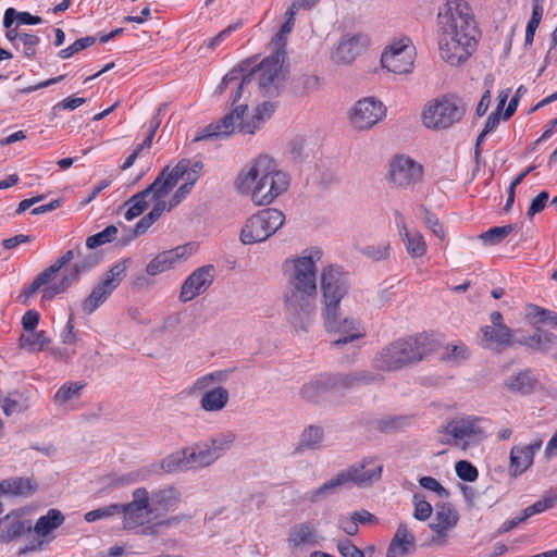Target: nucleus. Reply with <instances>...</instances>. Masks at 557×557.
Wrapping results in <instances>:
<instances>
[{
  "label": "nucleus",
  "mask_w": 557,
  "mask_h": 557,
  "mask_svg": "<svg viewBox=\"0 0 557 557\" xmlns=\"http://www.w3.org/2000/svg\"><path fill=\"white\" fill-rule=\"evenodd\" d=\"M321 257V250L307 248L282 263L285 315L296 331L306 332L311 323L317 299V262Z\"/></svg>",
  "instance_id": "1"
},
{
  "label": "nucleus",
  "mask_w": 557,
  "mask_h": 557,
  "mask_svg": "<svg viewBox=\"0 0 557 557\" xmlns=\"http://www.w3.org/2000/svg\"><path fill=\"white\" fill-rule=\"evenodd\" d=\"M481 32L468 3L450 0L437 14L440 55L447 64L458 66L476 50Z\"/></svg>",
  "instance_id": "2"
},
{
  "label": "nucleus",
  "mask_w": 557,
  "mask_h": 557,
  "mask_svg": "<svg viewBox=\"0 0 557 557\" xmlns=\"http://www.w3.org/2000/svg\"><path fill=\"white\" fill-rule=\"evenodd\" d=\"M236 189L250 195L256 206L271 205L289 186V176L276 169L272 159L261 156L248 170H243L235 182Z\"/></svg>",
  "instance_id": "3"
},
{
  "label": "nucleus",
  "mask_w": 557,
  "mask_h": 557,
  "mask_svg": "<svg viewBox=\"0 0 557 557\" xmlns=\"http://www.w3.org/2000/svg\"><path fill=\"white\" fill-rule=\"evenodd\" d=\"M285 58L286 51L280 47L271 55L263 59L257 69L244 75L233 95V104L239 101L244 87L250 84L252 79H258L259 88L264 95H278L286 81V72L283 67Z\"/></svg>",
  "instance_id": "4"
},
{
  "label": "nucleus",
  "mask_w": 557,
  "mask_h": 557,
  "mask_svg": "<svg viewBox=\"0 0 557 557\" xmlns=\"http://www.w3.org/2000/svg\"><path fill=\"white\" fill-rule=\"evenodd\" d=\"M466 113L465 106L454 97H441L429 101L422 111L423 125L430 129H447L458 123Z\"/></svg>",
  "instance_id": "5"
},
{
  "label": "nucleus",
  "mask_w": 557,
  "mask_h": 557,
  "mask_svg": "<svg viewBox=\"0 0 557 557\" xmlns=\"http://www.w3.org/2000/svg\"><path fill=\"white\" fill-rule=\"evenodd\" d=\"M284 221V213L277 209L260 210L245 222L240 232V242L244 245L264 242L282 227Z\"/></svg>",
  "instance_id": "6"
},
{
  "label": "nucleus",
  "mask_w": 557,
  "mask_h": 557,
  "mask_svg": "<svg viewBox=\"0 0 557 557\" xmlns=\"http://www.w3.org/2000/svg\"><path fill=\"white\" fill-rule=\"evenodd\" d=\"M349 287L347 275L342 272L341 268L334 265L324 268L321 273L323 312H327L332 317L334 310L339 309V304Z\"/></svg>",
  "instance_id": "7"
},
{
  "label": "nucleus",
  "mask_w": 557,
  "mask_h": 557,
  "mask_svg": "<svg viewBox=\"0 0 557 557\" xmlns=\"http://www.w3.org/2000/svg\"><path fill=\"white\" fill-rule=\"evenodd\" d=\"M78 260L67 269L59 282L49 284L42 289V300H51L57 295L64 293L79 276L89 271L99 262V258L94 253L82 255L79 248L76 249Z\"/></svg>",
  "instance_id": "8"
},
{
  "label": "nucleus",
  "mask_w": 557,
  "mask_h": 557,
  "mask_svg": "<svg viewBox=\"0 0 557 557\" xmlns=\"http://www.w3.org/2000/svg\"><path fill=\"white\" fill-rule=\"evenodd\" d=\"M232 104V111L221 117L215 123H211L206 126L198 135L194 138V141H200L211 138H226L231 136L235 131L239 132V123L245 121V116L248 112L247 103H238V101Z\"/></svg>",
  "instance_id": "9"
},
{
  "label": "nucleus",
  "mask_w": 557,
  "mask_h": 557,
  "mask_svg": "<svg viewBox=\"0 0 557 557\" xmlns=\"http://www.w3.org/2000/svg\"><path fill=\"white\" fill-rule=\"evenodd\" d=\"M397 352L405 367L413 366L431 355L436 347L432 336L421 333L395 341Z\"/></svg>",
  "instance_id": "10"
},
{
  "label": "nucleus",
  "mask_w": 557,
  "mask_h": 557,
  "mask_svg": "<svg viewBox=\"0 0 557 557\" xmlns=\"http://www.w3.org/2000/svg\"><path fill=\"white\" fill-rule=\"evenodd\" d=\"M123 513L124 530H134L152 520L148 502V490L146 487H137L132 493V502L120 505Z\"/></svg>",
  "instance_id": "11"
},
{
  "label": "nucleus",
  "mask_w": 557,
  "mask_h": 557,
  "mask_svg": "<svg viewBox=\"0 0 557 557\" xmlns=\"http://www.w3.org/2000/svg\"><path fill=\"white\" fill-rule=\"evenodd\" d=\"M323 317L326 330L341 335L332 342L334 346L339 347L364 336L360 321L351 317L342 318L339 309H335L332 317L323 312Z\"/></svg>",
  "instance_id": "12"
},
{
  "label": "nucleus",
  "mask_w": 557,
  "mask_h": 557,
  "mask_svg": "<svg viewBox=\"0 0 557 557\" xmlns=\"http://www.w3.org/2000/svg\"><path fill=\"white\" fill-rule=\"evenodd\" d=\"M384 104L373 97L363 98L355 103L350 111V123L356 129L373 127L385 116Z\"/></svg>",
  "instance_id": "13"
},
{
  "label": "nucleus",
  "mask_w": 557,
  "mask_h": 557,
  "mask_svg": "<svg viewBox=\"0 0 557 557\" xmlns=\"http://www.w3.org/2000/svg\"><path fill=\"white\" fill-rule=\"evenodd\" d=\"M214 276L215 269L212 264L197 268L183 282L178 295L180 301L186 304L206 293L213 284Z\"/></svg>",
  "instance_id": "14"
},
{
  "label": "nucleus",
  "mask_w": 557,
  "mask_h": 557,
  "mask_svg": "<svg viewBox=\"0 0 557 557\" xmlns=\"http://www.w3.org/2000/svg\"><path fill=\"white\" fill-rule=\"evenodd\" d=\"M444 432L453 437V441H447L448 444H454L463 450L469 447L471 441L480 440L482 435L478 419L471 417L449 421Z\"/></svg>",
  "instance_id": "15"
},
{
  "label": "nucleus",
  "mask_w": 557,
  "mask_h": 557,
  "mask_svg": "<svg viewBox=\"0 0 557 557\" xmlns=\"http://www.w3.org/2000/svg\"><path fill=\"white\" fill-rule=\"evenodd\" d=\"M182 494L173 485H166L148 492L150 512L154 520L165 517L174 511L181 503Z\"/></svg>",
  "instance_id": "16"
},
{
  "label": "nucleus",
  "mask_w": 557,
  "mask_h": 557,
  "mask_svg": "<svg viewBox=\"0 0 557 557\" xmlns=\"http://www.w3.org/2000/svg\"><path fill=\"white\" fill-rule=\"evenodd\" d=\"M384 69L395 74H408L413 67V49L408 44H396L385 50L381 57Z\"/></svg>",
  "instance_id": "17"
},
{
  "label": "nucleus",
  "mask_w": 557,
  "mask_h": 557,
  "mask_svg": "<svg viewBox=\"0 0 557 557\" xmlns=\"http://www.w3.org/2000/svg\"><path fill=\"white\" fill-rule=\"evenodd\" d=\"M389 168V177L399 187H406L419 182L423 173L422 165L406 156L394 158Z\"/></svg>",
  "instance_id": "18"
},
{
  "label": "nucleus",
  "mask_w": 557,
  "mask_h": 557,
  "mask_svg": "<svg viewBox=\"0 0 557 557\" xmlns=\"http://www.w3.org/2000/svg\"><path fill=\"white\" fill-rule=\"evenodd\" d=\"M370 44L366 34L345 35L332 52V59L338 64H350Z\"/></svg>",
  "instance_id": "19"
},
{
  "label": "nucleus",
  "mask_w": 557,
  "mask_h": 557,
  "mask_svg": "<svg viewBox=\"0 0 557 557\" xmlns=\"http://www.w3.org/2000/svg\"><path fill=\"white\" fill-rule=\"evenodd\" d=\"M33 531L30 521L24 520L21 515L13 510L0 518V544H9Z\"/></svg>",
  "instance_id": "20"
},
{
  "label": "nucleus",
  "mask_w": 557,
  "mask_h": 557,
  "mask_svg": "<svg viewBox=\"0 0 557 557\" xmlns=\"http://www.w3.org/2000/svg\"><path fill=\"white\" fill-rule=\"evenodd\" d=\"M326 374L329 375L332 392H343L361 385H368L380 379L379 374L371 371Z\"/></svg>",
  "instance_id": "21"
},
{
  "label": "nucleus",
  "mask_w": 557,
  "mask_h": 557,
  "mask_svg": "<svg viewBox=\"0 0 557 557\" xmlns=\"http://www.w3.org/2000/svg\"><path fill=\"white\" fill-rule=\"evenodd\" d=\"M188 165L190 161L183 159L171 171L169 166L163 168L151 184L156 189V197L163 198L181 180L185 178Z\"/></svg>",
  "instance_id": "22"
},
{
  "label": "nucleus",
  "mask_w": 557,
  "mask_h": 557,
  "mask_svg": "<svg viewBox=\"0 0 557 557\" xmlns=\"http://www.w3.org/2000/svg\"><path fill=\"white\" fill-rule=\"evenodd\" d=\"M77 257L75 250L71 249L63 253L53 264L45 269L39 275L35 277L32 284L24 290L23 296L29 298L35 295L42 286L52 282L55 274L67 265L74 258Z\"/></svg>",
  "instance_id": "23"
},
{
  "label": "nucleus",
  "mask_w": 557,
  "mask_h": 557,
  "mask_svg": "<svg viewBox=\"0 0 557 557\" xmlns=\"http://www.w3.org/2000/svg\"><path fill=\"white\" fill-rule=\"evenodd\" d=\"M187 247L178 246L157 255L146 267L147 275L154 276L172 269L181 260L187 258Z\"/></svg>",
  "instance_id": "24"
},
{
  "label": "nucleus",
  "mask_w": 557,
  "mask_h": 557,
  "mask_svg": "<svg viewBox=\"0 0 557 557\" xmlns=\"http://www.w3.org/2000/svg\"><path fill=\"white\" fill-rule=\"evenodd\" d=\"M396 224L399 230L400 235L403 236V240L405 243L407 252L412 258H419L424 256L426 252V244L419 232H411L407 228L405 219L399 211H395Z\"/></svg>",
  "instance_id": "25"
},
{
  "label": "nucleus",
  "mask_w": 557,
  "mask_h": 557,
  "mask_svg": "<svg viewBox=\"0 0 557 557\" xmlns=\"http://www.w3.org/2000/svg\"><path fill=\"white\" fill-rule=\"evenodd\" d=\"M414 536L408 530L407 524L400 523L394 534L386 557H398L410 554L414 549Z\"/></svg>",
  "instance_id": "26"
},
{
  "label": "nucleus",
  "mask_w": 557,
  "mask_h": 557,
  "mask_svg": "<svg viewBox=\"0 0 557 557\" xmlns=\"http://www.w3.org/2000/svg\"><path fill=\"white\" fill-rule=\"evenodd\" d=\"M347 478L348 476L344 474V471H341L319 487L306 492L302 498L311 504L319 503L326 497L336 494L343 486L348 485Z\"/></svg>",
  "instance_id": "27"
},
{
  "label": "nucleus",
  "mask_w": 557,
  "mask_h": 557,
  "mask_svg": "<svg viewBox=\"0 0 557 557\" xmlns=\"http://www.w3.org/2000/svg\"><path fill=\"white\" fill-rule=\"evenodd\" d=\"M344 474L348 476L347 484L364 486L381 479L382 466L368 469L367 462L364 461L360 465L350 466L344 470Z\"/></svg>",
  "instance_id": "28"
},
{
  "label": "nucleus",
  "mask_w": 557,
  "mask_h": 557,
  "mask_svg": "<svg viewBox=\"0 0 557 557\" xmlns=\"http://www.w3.org/2000/svg\"><path fill=\"white\" fill-rule=\"evenodd\" d=\"M287 543L290 548L315 545L318 543V530L310 522L296 523L288 531Z\"/></svg>",
  "instance_id": "29"
},
{
  "label": "nucleus",
  "mask_w": 557,
  "mask_h": 557,
  "mask_svg": "<svg viewBox=\"0 0 557 557\" xmlns=\"http://www.w3.org/2000/svg\"><path fill=\"white\" fill-rule=\"evenodd\" d=\"M330 392L332 391L329 375L323 373L315 375L309 382L305 383L299 391V395L305 401L317 404Z\"/></svg>",
  "instance_id": "30"
},
{
  "label": "nucleus",
  "mask_w": 557,
  "mask_h": 557,
  "mask_svg": "<svg viewBox=\"0 0 557 557\" xmlns=\"http://www.w3.org/2000/svg\"><path fill=\"white\" fill-rule=\"evenodd\" d=\"M459 520L457 510L450 504L436 506L435 521L430 523V529L440 536H446L449 529Z\"/></svg>",
  "instance_id": "31"
},
{
  "label": "nucleus",
  "mask_w": 557,
  "mask_h": 557,
  "mask_svg": "<svg viewBox=\"0 0 557 557\" xmlns=\"http://www.w3.org/2000/svg\"><path fill=\"white\" fill-rule=\"evenodd\" d=\"M518 344L532 350L547 352L557 344V336L548 331L535 327L534 334L517 339Z\"/></svg>",
  "instance_id": "32"
},
{
  "label": "nucleus",
  "mask_w": 557,
  "mask_h": 557,
  "mask_svg": "<svg viewBox=\"0 0 557 557\" xmlns=\"http://www.w3.org/2000/svg\"><path fill=\"white\" fill-rule=\"evenodd\" d=\"M3 483L0 487H4V496L27 498L37 488V483L30 478L12 476L3 480Z\"/></svg>",
  "instance_id": "33"
},
{
  "label": "nucleus",
  "mask_w": 557,
  "mask_h": 557,
  "mask_svg": "<svg viewBox=\"0 0 557 557\" xmlns=\"http://www.w3.org/2000/svg\"><path fill=\"white\" fill-rule=\"evenodd\" d=\"M149 196H151V199H158L156 197V189L152 187V185H149L144 190L133 195L123 203V208L128 207L124 214L127 221L134 220L135 218L139 216L141 213L146 211V209L149 207V203L147 201V198Z\"/></svg>",
  "instance_id": "34"
},
{
  "label": "nucleus",
  "mask_w": 557,
  "mask_h": 557,
  "mask_svg": "<svg viewBox=\"0 0 557 557\" xmlns=\"http://www.w3.org/2000/svg\"><path fill=\"white\" fill-rule=\"evenodd\" d=\"M230 400V393L223 386H216L206 391L200 399V407L208 412H216L224 409Z\"/></svg>",
  "instance_id": "35"
},
{
  "label": "nucleus",
  "mask_w": 557,
  "mask_h": 557,
  "mask_svg": "<svg viewBox=\"0 0 557 557\" xmlns=\"http://www.w3.org/2000/svg\"><path fill=\"white\" fill-rule=\"evenodd\" d=\"M373 366L382 371H397L404 368L395 342L382 348L373 359Z\"/></svg>",
  "instance_id": "36"
},
{
  "label": "nucleus",
  "mask_w": 557,
  "mask_h": 557,
  "mask_svg": "<svg viewBox=\"0 0 557 557\" xmlns=\"http://www.w3.org/2000/svg\"><path fill=\"white\" fill-rule=\"evenodd\" d=\"M483 341L486 343L485 347H491L493 344L498 346H512L517 339L512 337V331L508 326H490L485 325L481 329Z\"/></svg>",
  "instance_id": "37"
},
{
  "label": "nucleus",
  "mask_w": 557,
  "mask_h": 557,
  "mask_svg": "<svg viewBox=\"0 0 557 557\" xmlns=\"http://www.w3.org/2000/svg\"><path fill=\"white\" fill-rule=\"evenodd\" d=\"M274 112V106L271 102H263L256 107L251 120L242 121L239 123V133L243 134H255L260 128L261 124L270 119Z\"/></svg>",
  "instance_id": "38"
},
{
  "label": "nucleus",
  "mask_w": 557,
  "mask_h": 557,
  "mask_svg": "<svg viewBox=\"0 0 557 557\" xmlns=\"http://www.w3.org/2000/svg\"><path fill=\"white\" fill-rule=\"evenodd\" d=\"M166 473H177L193 468L189 449L184 448L164 457L160 462Z\"/></svg>",
  "instance_id": "39"
},
{
  "label": "nucleus",
  "mask_w": 557,
  "mask_h": 557,
  "mask_svg": "<svg viewBox=\"0 0 557 557\" xmlns=\"http://www.w3.org/2000/svg\"><path fill=\"white\" fill-rule=\"evenodd\" d=\"M531 450L527 451L522 445H516L510 450L509 470L511 475L518 476L525 472L533 463Z\"/></svg>",
  "instance_id": "40"
},
{
  "label": "nucleus",
  "mask_w": 557,
  "mask_h": 557,
  "mask_svg": "<svg viewBox=\"0 0 557 557\" xmlns=\"http://www.w3.org/2000/svg\"><path fill=\"white\" fill-rule=\"evenodd\" d=\"M536 382V379L530 370H523L516 375L510 376L506 381L505 385L509 391L513 393L525 395L530 394L534 389Z\"/></svg>",
  "instance_id": "41"
},
{
  "label": "nucleus",
  "mask_w": 557,
  "mask_h": 557,
  "mask_svg": "<svg viewBox=\"0 0 557 557\" xmlns=\"http://www.w3.org/2000/svg\"><path fill=\"white\" fill-rule=\"evenodd\" d=\"M63 522H64V516L62 515V512L60 510L49 509L45 516H41L37 520L35 525L33 527V530L39 536H47L52 531L58 529Z\"/></svg>",
  "instance_id": "42"
},
{
  "label": "nucleus",
  "mask_w": 557,
  "mask_h": 557,
  "mask_svg": "<svg viewBox=\"0 0 557 557\" xmlns=\"http://www.w3.org/2000/svg\"><path fill=\"white\" fill-rule=\"evenodd\" d=\"M113 288L106 286L101 280L91 290L90 295L83 301L82 309L90 314L97 310L113 293Z\"/></svg>",
  "instance_id": "43"
},
{
  "label": "nucleus",
  "mask_w": 557,
  "mask_h": 557,
  "mask_svg": "<svg viewBox=\"0 0 557 557\" xmlns=\"http://www.w3.org/2000/svg\"><path fill=\"white\" fill-rule=\"evenodd\" d=\"M189 456L193 468L195 466L208 467L218 460L206 441L195 444L194 447L189 449Z\"/></svg>",
  "instance_id": "44"
},
{
  "label": "nucleus",
  "mask_w": 557,
  "mask_h": 557,
  "mask_svg": "<svg viewBox=\"0 0 557 557\" xmlns=\"http://www.w3.org/2000/svg\"><path fill=\"white\" fill-rule=\"evenodd\" d=\"M235 440V433L232 431H226L209 437L208 440H206V442L209 444L213 454L219 459L222 456H224L227 450L231 449Z\"/></svg>",
  "instance_id": "45"
},
{
  "label": "nucleus",
  "mask_w": 557,
  "mask_h": 557,
  "mask_svg": "<svg viewBox=\"0 0 557 557\" xmlns=\"http://www.w3.org/2000/svg\"><path fill=\"white\" fill-rule=\"evenodd\" d=\"M30 407L29 397L24 393H12L3 400V412L5 416H12L13 413H21L26 411Z\"/></svg>",
  "instance_id": "46"
},
{
  "label": "nucleus",
  "mask_w": 557,
  "mask_h": 557,
  "mask_svg": "<svg viewBox=\"0 0 557 557\" xmlns=\"http://www.w3.org/2000/svg\"><path fill=\"white\" fill-rule=\"evenodd\" d=\"M557 504V491L546 492L541 499L522 510L525 519L552 509Z\"/></svg>",
  "instance_id": "47"
},
{
  "label": "nucleus",
  "mask_w": 557,
  "mask_h": 557,
  "mask_svg": "<svg viewBox=\"0 0 557 557\" xmlns=\"http://www.w3.org/2000/svg\"><path fill=\"white\" fill-rule=\"evenodd\" d=\"M521 227V224L515 223V224H507L503 226H495L483 234L480 235V238L484 242L486 245H496L504 240L509 234H511L515 230H519Z\"/></svg>",
  "instance_id": "48"
},
{
  "label": "nucleus",
  "mask_w": 557,
  "mask_h": 557,
  "mask_svg": "<svg viewBox=\"0 0 557 557\" xmlns=\"http://www.w3.org/2000/svg\"><path fill=\"white\" fill-rule=\"evenodd\" d=\"M527 317L532 320L534 327H536L539 323H548L557 326V312L541 308L536 305L528 306Z\"/></svg>",
  "instance_id": "49"
},
{
  "label": "nucleus",
  "mask_w": 557,
  "mask_h": 557,
  "mask_svg": "<svg viewBox=\"0 0 557 557\" xmlns=\"http://www.w3.org/2000/svg\"><path fill=\"white\" fill-rule=\"evenodd\" d=\"M323 440V429L310 425L304 430L299 440V449H317Z\"/></svg>",
  "instance_id": "50"
},
{
  "label": "nucleus",
  "mask_w": 557,
  "mask_h": 557,
  "mask_svg": "<svg viewBox=\"0 0 557 557\" xmlns=\"http://www.w3.org/2000/svg\"><path fill=\"white\" fill-rule=\"evenodd\" d=\"M131 263V259L126 258L114 264L103 276L102 281L106 286L115 289L125 277V272Z\"/></svg>",
  "instance_id": "51"
},
{
  "label": "nucleus",
  "mask_w": 557,
  "mask_h": 557,
  "mask_svg": "<svg viewBox=\"0 0 557 557\" xmlns=\"http://www.w3.org/2000/svg\"><path fill=\"white\" fill-rule=\"evenodd\" d=\"M131 263V259L126 258L114 264L103 276L102 281L106 286L115 289L125 277V272Z\"/></svg>",
  "instance_id": "52"
},
{
  "label": "nucleus",
  "mask_w": 557,
  "mask_h": 557,
  "mask_svg": "<svg viewBox=\"0 0 557 557\" xmlns=\"http://www.w3.org/2000/svg\"><path fill=\"white\" fill-rule=\"evenodd\" d=\"M23 347H29L33 351H41L49 343L45 331H29L21 336Z\"/></svg>",
  "instance_id": "53"
},
{
  "label": "nucleus",
  "mask_w": 557,
  "mask_h": 557,
  "mask_svg": "<svg viewBox=\"0 0 557 557\" xmlns=\"http://www.w3.org/2000/svg\"><path fill=\"white\" fill-rule=\"evenodd\" d=\"M119 233V228L115 225H109L103 231L87 237L86 247L88 249H95L104 244L112 243L116 239Z\"/></svg>",
  "instance_id": "54"
},
{
  "label": "nucleus",
  "mask_w": 557,
  "mask_h": 557,
  "mask_svg": "<svg viewBox=\"0 0 557 557\" xmlns=\"http://www.w3.org/2000/svg\"><path fill=\"white\" fill-rule=\"evenodd\" d=\"M83 387L84 384L81 382H67L63 384L54 395V403L62 406L69 400L77 398Z\"/></svg>",
  "instance_id": "55"
},
{
  "label": "nucleus",
  "mask_w": 557,
  "mask_h": 557,
  "mask_svg": "<svg viewBox=\"0 0 557 557\" xmlns=\"http://www.w3.org/2000/svg\"><path fill=\"white\" fill-rule=\"evenodd\" d=\"M412 503L414 506L413 517L417 520L425 521L431 517L433 508L423 494L414 493L412 496Z\"/></svg>",
  "instance_id": "56"
},
{
  "label": "nucleus",
  "mask_w": 557,
  "mask_h": 557,
  "mask_svg": "<svg viewBox=\"0 0 557 557\" xmlns=\"http://www.w3.org/2000/svg\"><path fill=\"white\" fill-rule=\"evenodd\" d=\"M120 504H110L106 507L97 508L85 513L84 519L88 523L97 520L107 519L120 513Z\"/></svg>",
  "instance_id": "57"
},
{
  "label": "nucleus",
  "mask_w": 557,
  "mask_h": 557,
  "mask_svg": "<svg viewBox=\"0 0 557 557\" xmlns=\"http://www.w3.org/2000/svg\"><path fill=\"white\" fill-rule=\"evenodd\" d=\"M294 85L296 90L302 94H309L320 88V78L317 75L302 74L295 78Z\"/></svg>",
  "instance_id": "58"
},
{
  "label": "nucleus",
  "mask_w": 557,
  "mask_h": 557,
  "mask_svg": "<svg viewBox=\"0 0 557 557\" xmlns=\"http://www.w3.org/2000/svg\"><path fill=\"white\" fill-rule=\"evenodd\" d=\"M455 470L458 478L466 482H473L479 476L478 469L467 460L456 462Z\"/></svg>",
  "instance_id": "59"
},
{
  "label": "nucleus",
  "mask_w": 557,
  "mask_h": 557,
  "mask_svg": "<svg viewBox=\"0 0 557 557\" xmlns=\"http://www.w3.org/2000/svg\"><path fill=\"white\" fill-rule=\"evenodd\" d=\"M406 421L404 417H385L376 421V428L385 433L395 432L404 428Z\"/></svg>",
  "instance_id": "60"
},
{
  "label": "nucleus",
  "mask_w": 557,
  "mask_h": 557,
  "mask_svg": "<svg viewBox=\"0 0 557 557\" xmlns=\"http://www.w3.org/2000/svg\"><path fill=\"white\" fill-rule=\"evenodd\" d=\"M166 109V104H161L159 108H158V111L157 113L151 117V120L149 121V132H148V135L147 137L145 138V140L139 144L141 147L144 148H149L151 146V143H152V139L156 135V132L158 131V128L160 127L161 125V119H160V114L162 112H164V110Z\"/></svg>",
  "instance_id": "61"
},
{
  "label": "nucleus",
  "mask_w": 557,
  "mask_h": 557,
  "mask_svg": "<svg viewBox=\"0 0 557 557\" xmlns=\"http://www.w3.org/2000/svg\"><path fill=\"white\" fill-rule=\"evenodd\" d=\"M469 356V348L465 344H458L447 347V352L442 357V359L446 361L460 362L468 359Z\"/></svg>",
  "instance_id": "62"
},
{
  "label": "nucleus",
  "mask_w": 557,
  "mask_h": 557,
  "mask_svg": "<svg viewBox=\"0 0 557 557\" xmlns=\"http://www.w3.org/2000/svg\"><path fill=\"white\" fill-rule=\"evenodd\" d=\"M362 253L375 261L386 259L389 255V244L367 246L362 249Z\"/></svg>",
  "instance_id": "63"
},
{
  "label": "nucleus",
  "mask_w": 557,
  "mask_h": 557,
  "mask_svg": "<svg viewBox=\"0 0 557 557\" xmlns=\"http://www.w3.org/2000/svg\"><path fill=\"white\" fill-rule=\"evenodd\" d=\"M337 549L343 557H367L366 552L359 549L347 539L338 542Z\"/></svg>",
  "instance_id": "64"
}]
</instances>
